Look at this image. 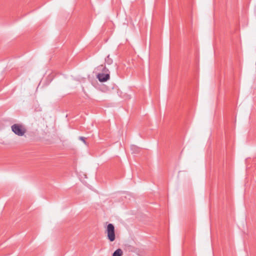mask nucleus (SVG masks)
<instances>
[{
    "mask_svg": "<svg viewBox=\"0 0 256 256\" xmlns=\"http://www.w3.org/2000/svg\"><path fill=\"white\" fill-rule=\"evenodd\" d=\"M123 255L122 250L120 249H117L112 254V256H122Z\"/></svg>",
    "mask_w": 256,
    "mask_h": 256,
    "instance_id": "obj_4",
    "label": "nucleus"
},
{
    "mask_svg": "<svg viewBox=\"0 0 256 256\" xmlns=\"http://www.w3.org/2000/svg\"><path fill=\"white\" fill-rule=\"evenodd\" d=\"M97 78L101 82H106L110 78V72L108 69L104 68L102 72L97 75Z\"/></svg>",
    "mask_w": 256,
    "mask_h": 256,
    "instance_id": "obj_2",
    "label": "nucleus"
},
{
    "mask_svg": "<svg viewBox=\"0 0 256 256\" xmlns=\"http://www.w3.org/2000/svg\"><path fill=\"white\" fill-rule=\"evenodd\" d=\"M106 232L108 240L110 242L115 240L116 236L115 233V228L114 226L112 224H109L106 226Z\"/></svg>",
    "mask_w": 256,
    "mask_h": 256,
    "instance_id": "obj_1",
    "label": "nucleus"
},
{
    "mask_svg": "<svg viewBox=\"0 0 256 256\" xmlns=\"http://www.w3.org/2000/svg\"><path fill=\"white\" fill-rule=\"evenodd\" d=\"M12 131L20 136H23L26 132L25 128L22 125L14 124L12 127Z\"/></svg>",
    "mask_w": 256,
    "mask_h": 256,
    "instance_id": "obj_3",
    "label": "nucleus"
}]
</instances>
